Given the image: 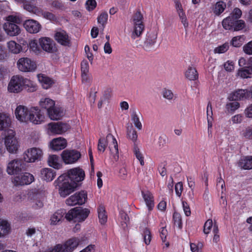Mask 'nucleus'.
Returning <instances> with one entry per match:
<instances>
[{
	"label": "nucleus",
	"instance_id": "nucleus-60",
	"mask_svg": "<svg viewBox=\"0 0 252 252\" xmlns=\"http://www.w3.org/2000/svg\"><path fill=\"white\" fill-rule=\"evenodd\" d=\"M81 72L88 73L89 70V63L87 60H83L81 63Z\"/></svg>",
	"mask_w": 252,
	"mask_h": 252
},
{
	"label": "nucleus",
	"instance_id": "nucleus-7",
	"mask_svg": "<svg viewBox=\"0 0 252 252\" xmlns=\"http://www.w3.org/2000/svg\"><path fill=\"white\" fill-rule=\"evenodd\" d=\"M15 133L13 130H9L5 136L4 143L7 150L10 153H16L18 150V142L15 136Z\"/></svg>",
	"mask_w": 252,
	"mask_h": 252
},
{
	"label": "nucleus",
	"instance_id": "nucleus-30",
	"mask_svg": "<svg viewBox=\"0 0 252 252\" xmlns=\"http://www.w3.org/2000/svg\"><path fill=\"white\" fill-rule=\"evenodd\" d=\"M186 77L190 81H195L198 78V73L194 67L189 66L185 72Z\"/></svg>",
	"mask_w": 252,
	"mask_h": 252
},
{
	"label": "nucleus",
	"instance_id": "nucleus-40",
	"mask_svg": "<svg viewBox=\"0 0 252 252\" xmlns=\"http://www.w3.org/2000/svg\"><path fill=\"white\" fill-rule=\"evenodd\" d=\"M238 74L243 78H251L252 76V69L248 67L243 68L239 70Z\"/></svg>",
	"mask_w": 252,
	"mask_h": 252
},
{
	"label": "nucleus",
	"instance_id": "nucleus-46",
	"mask_svg": "<svg viewBox=\"0 0 252 252\" xmlns=\"http://www.w3.org/2000/svg\"><path fill=\"white\" fill-rule=\"evenodd\" d=\"M142 236L145 244L147 245H149L152 238L151 233L149 229L147 228H144L142 231Z\"/></svg>",
	"mask_w": 252,
	"mask_h": 252
},
{
	"label": "nucleus",
	"instance_id": "nucleus-12",
	"mask_svg": "<svg viewBox=\"0 0 252 252\" xmlns=\"http://www.w3.org/2000/svg\"><path fill=\"white\" fill-rule=\"evenodd\" d=\"M24 164L22 159H15L8 164L7 172L9 175H17L24 168Z\"/></svg>",
	"mask_w": 252,
	"mask_h": 252
},
{
	"label": "nucleus",
	"instance_id": "nucleus-52",
	"mask_svg": "<svg viewBox=\"0 0 252 252\" xmlns=\"http://www.w3.org/2000/svg\"><path fill=\"white\" fill-rule=\"evenodd\" d=\"M245 26V22L242 20L237 19L234 21L232 31H238L242 30Z\"/></svg>",
	"mask_w": 252,
	"mask_h": 252
},
{
	"label": "nucleus",
	"instance_id": "nucleus-57",
	"mask_svg": "<svg viewBox=\"0 0 252 252\" xmlns=\"http://www.w3.org/2000/svg\"><path fill=\"white\" fill-rule=\"evenodd\" d=\"M241 10L238 8H235L234 9L229 16L232 17V18H233L235 20H237L239 19L241 17Z\"/></svg>",
	"mask_w": 252,
	"mask_h": 252
},
{
	"label": "nucleus",
	"instance_id": "nucleus-59",
	"mask_svg": "<svg viewBox=\"0 0 252 252\" xmlns=\"http://www.w3.org/2000/svg\"><path fill=\"white\" fill-rule=\"evenodd\" d=\"M183 189V186L182 182H180L177 183L175 186V190L176 195L180 197Z\"/></svg>",
	"mask_w": 252,
	"mask_h": 252
},
{
	"label": "nucleus",
	"instance_id": "nucleus-48",
	"mask_svg": "<svg viewBox=\"0 0 252 252\" xmlns=\"http://www.w3.org/2000/svg\"><path fill=\"white\" fill-rule=\"evenodd\" d=\"M29 47L31 50L36 54L39 53L40 51V47L38 45V42L35 39L31 40L30 41L29 43Z\"/></svg>",
	"mask_w": 252,
	"mask_h": 252
},
{
	"label": "nucleus",
	"instance_id": "nucleus-56",
	"mask_svg": "<svg viewBox=\"0 0 252 252\" xmlns=\"http://www.w3.org/2000/svg\"><path fill=\"white\" fill-rule=\"evenodd\" d=\"M188 184L189 188L191 189L192 194H193L194 189L195 188L194 178L192 176H187Z\"/></svg>",
	"mask_w": 252,
	"mask_h": 252
},
{
	"label": "nucleus",
	"instance_id": "nucleus-9",
	"mask_svg": "<svg viewBox=\"0 0 252 252\" xmlns=\"http://www.w3.org/2000/svg\"><path fill=\"white\" fill-rule=\"evenodd\" d=\"M61 157L66 164H73L81 158V154L76 150L66 149L62 152Z\"/></svg>",
	"mask_w": 252,
	"mask_h": 252
},
{
	"label": "nucleus",
	"instance_id": "nucleus-34",
	"mask_svg": "<svg viewBox=\"0 0 252 252\" xmlns=\"http://www.w3.org/2000/svg\"><path fill=\"white\" fill-rule=\"evenodd\" d=\"M7 46L9 51L14 54H18L21 51H23L21 45L13 40H11L7 43Z\"/></svg>",
	"mask_w": 252,
	"mask_h": 252
},
{
	"label": "nucleus",
	"instance_id": "nucleus-32",
	"mask_svg": "<svg viewBox=\"0 0 252 252\" xmlns=\"http://www.w3.org/2000/svg\"><path fill=\"white\" fill-rule=\"evenodd\" d=\"M49 118L52 120H58L62 115L63 112L61 109L54 106L50 109L47 112Z\"/></svg>",
	"mask_w": 252,
	"mask_h": 252
},
{
	"label": "nucleus",
	"instance_id": "nucleus-36",
	"mask_svg": "<svg viewBox=\"0 0 252 252\" xmlns=\"http://www.w3.org/2000/svg\"><path fill=\"white\" fill-rule=\"evenodd\" d=\"M226 6V3L222 1L217 2L213 10L214 13L216 15L219 16L224 11Z\"/></svg>",
	"mask_w": 252,
	"mask_h": 252
},
{
	"label": "nucleus",
	"instance_id": "nucleus-38",
	"mask_svg": "<svg viewBox=\"0 0 252 252\" xmlns=\"http://www.w3.org/2000/svg\"><path fill=\"white\" fill-rule=\"evenodd\" d=\"M108 14L106 12L101 13L97 17V22L101 25V29H103L107 22L108 20Z\"/></svg>",
	"mask_w": 252,
	"mask_h": 252
},
{
	"label": "nucleus",
	"instance_id": "nucleus-13",
	"mask_svg": "<svg viewBox=\"0 0 252 252\" xmlns=\"http://www.w3.org/2000/svg\"><path fill=\"white\" fill-rule=\"evenodd\" d=\"M42 152L39 149L32 148L28 150L23 155V159L26 162H33L39 159Z\"/></svg>",
	"mask_w": 252,
	"mask_h": 252
},
{
	"label": "nucleus",
	"instance_id": "nucleus-43",
	"mask_svg": "<svg viewBox=\"0 0 252 252\" xmlns=\"http://www.w3.org/2000/svg\"><path fill=\"white\" fill-rule=\"evenodd\" d=\"M108 140L107 139V136L106 138L101 137L98 140L97 149L98 150L101 152H104L105 150L106 147L108 144Z\"/></svg>",
	"mask_w": 252,
	"mask_h": 252
},
{
	"label": "nucleus",
	"instance_id": "nucleus-6",
	"mask_svg": "<svg viewBox=\"0 0 252 252\" xmlns=\"http://www.w3.org/2000/svg\"><path fill=\"white\" fill-rule=\"evenodd\" d=\"M143 16L140 11H137L133 16L132 20L134 24V31L131 34V38L135 39L142 33L145 26L143 22Z\"/></svg>",
	"mask_w": 252,
	"mask_h": 252
},
{
	"label": "nucleus",
	"instance_id": "nucleus-19",
	"mask_svg": "<svg viewBox=\"0 0 252 252\" xmlns=\"http://www.w3.org/2000/svg\"><path fill=\"white\" fill-rule=\"evenodd\" d=\"M249 98L248 90L238 89L236 90L229 96V99L231 100H240Z\"/></svg>",
	"mask_w": 252,
	"mask_h": 252
},
{
	"label": "nucleus",
	"instance_id": "nucleus-17",
	"mask_svg": "<svg viewBox=\"0 0 252 252\" xmlns=\"http://www.w3.org/2000/svg\"><path fill=\"white\" fill-rule=\"evenodd\" d=\"M3 27L6 33L10 36H16L20 32L19 27L14 23L6 22Z\"/></svg>",
	"mask_w": 252,
	"mask_h": 252
},
{
	"label": "nucleus",
	"instance_id": "nucleus-33",
	"mask_svg": "<svg viewBox=\"0 0 252 252\" xmlns=\"http://www.w3.org/2000/svg\"><path fill=\"white\" fill-rule=\"evenodd\" d=\"M98 217L101 224H104L107 220V215L104 206H99L97 209Z\"/></svg>",
	"mask_w": 252,
	"mask_h": 252
},
{
	"label": "nucleus",
	"instance_id": "nucleus-54",
	"mask_svg": "<svg viewBox=\"0 0 252 252\" xmlns=\"http://www.w3.org/2000/svg\"><path fill=\"white\" fill-rule=\"evenodd\" d=\"M160 236L163 243H165V245L166 247L169 246L168 242H166V236L167 235V231L164 227H162L159 230Z\"/></svg>",
	"mask_w": 252,
	"mask_h": 252
},
{
	"label": "nucleus",
	"instance_id": "nucleus-50",
	"mask_svg": "<svg viewBox=\"0 0 252 252\" xmlns=\"http://www.w3.org/2000/svg\"><path fill=\"white\" fill-rule=\"evenodd\" d=\"M120 219L119 221H120L121 225L123 228H125L127 226L128 217L127 214L122 211H120Z\"/></svg>",
	"mask_w": 252,
	"mask_h": 252
},
{
	"label": "nucleus",
	"instance_id": "nucleus-26",
	"mask_svg": "<svg viewBox=\"0 0 252 252\" xmlns=\"http://www.w3.org/2000/svg\"><path fill=\"white\" fill-rule=\"evenodd\" d=\"M238 166L242 169L250 170L252 169V156H248L240 159L238 163Z\"/></svg>",
	"mask_w": 252,
	"mask_h": 252
},
{
	"label": "nucleus",
	"instance_id": "nucleus-4",
	"mask_svg": "<svg viewBox=\"0 0 252 252\" xmlns=\"http://www.w3.org/2000/svg\"><path fill=\"white\" fill-rule=\"evenodd\" d=\"M25 86L31 87L32 92L36 90V86L33 85L30 80L19 75H14L8 84V90L10 93H18L23 90Z\"/></svg>",
	"mask_w": 252,
	"mask_h": 252
},
{
	"label": "nucleus",
	"instance_id": "nucleus-47",
	"mask_svg": "<svg viewBox=\"0 0 252 252\" xmlns=\"http://www.w3.org/2000/svg\"><path fill=\"white\" fill-rule=\"evenodd\" d=\"M127 137L131 139L132 141L135 142L137 139V133L136 131L131 126L127 128Z\"/></svg>",
	"mask_w": 252,
	"mask_h": 252
},
{
	"label": "nucleus",
	"instance_id": "nucleus-58",
	"mask_svg": "<svg viewBox=\"0 0 252 252\" xmlns=\"http://www.w3.org/2000/svg\"><path fill=\"white\" fill-rule=\"evenodd\" d=\"M86 4L87 8L89 11L93 10L96 6V2L95 0H87Z\"/></svg>",
	"mask_w": 252,
	"mask_h": 252
},
{
	"label": "nucleus",
	"instance_id": "nucleus-25",
	"mask_svg": "<svg viewBox=\"0 0 252 252\" xmlns=\"http://www.w3.org/2000/svg\"><path fill=\"white\" fill-rule=\"evenodd\" d=\"M157 35L154 33H148L144 46L146 51L152 50V47L156 42Z\"/></svg>",
	"mask_w": 252,
	"mask_h": 252
},
{
	"label": "nucleus",
	"instance_id": "nucleus-39",
	"mask_svg": "<svg viewBox=\"0 0 252 252\" xmlns=\"http://www.w3.org/2000/svg\"><path fill=\"white\" fill-rule=\"evenodd\" d=\"M23 3L24 8L30 12L36 13L39 11L38 8L32 4L30 1L24 0Z\"/></svg>",
	"mask_w": 252,
	"mask_h": 252
},
{
	"label": "nucleus",
	"instance_id": "nucleus-22",
	"mask_svg": "<svg viewBox=\"0 0 252 252\" xmlns=\"http://www.w3.org/2000/svg\"><path fill=\"white\" fill-rule=\"evenodd\" d=\"M37 77L42 87L45 89L50 88L55 84V81L53 79L44 74H39L37 75Z\"/></svg>",
	"mask_w": 252,
	"mask_h": 252
},
{
	"label": "nucleus",
	"instance_id": "nucleus-10",
	"mask_svg": "<svg viewBox=\"0 0 252 252\" xmlns=\"http://www.w3.org/2000/svg\"><path fill=\"white\" fill-rule=\"evenodd\" d=\"M34 181L32 174L29 172L19 173L14 176L12 182L15 186L28 185Z\"/></svg>",
	"mask_w": 252,
	"mask_h": 252
},
{
	"label": "nucleus",
	"instance_id": "nucleus-18",
	"mask_svg": "<svg viewBox=\"0 0 252 252\" xmlns=\"http://www.w3.org/2000/svg\"><path fill=\"white\" fill-rule=\"evenodd\" d=\"M66 146V140L62 137L55 138L50 142V147L54 151L62 150L64 149Z\"/></svg>",
	"mask_w": 252,
	"mask_h": 252
},
{
	"label": "nucleus",
	"instance_id": "nucleus-37",
	"mask_svg": "<svg viewBox=\"0 0 252 252\" xmlns=\"http://www.w3.org/2000/svg\"><path fill=\"white\" fill-rule=\"evenodd\" d=\"M142 196L146 203V205H154V197L153 194L149 191H142Z\"/></svg>",
	"mask_w": 252,
	"mask_h": 252
},
{
	"label": "nucleus",
	"instance_id": "nucleus-55",
	"mask_svg": "<svg viewBox=\"0 0 252 252\" xmlns=\"http://www.w3.org/2000/svg\"><path fill=\"white\" fill-rule=\"evenodd\" d=\"M213 227V221L212 220H208L205 223L204 226V232L207 234H209Z\"/></svg>",
	"mask_w": 252,
	"mask_h": 252
},
{
	"label": "nucleus",
	"instance_id": "nucleus-24",
	"mask_svg": "<svg viewBox=\"0 0 252 252\" xmlns=\"http://www.w3.org/2000/svg\"><path fill=\"white\" fill-rule=\"evenodd\" d=\"M55 39L61 45L65 46H69L70 40L68 36L65 32H60L56 33L55 35Z\"/></svg>",
	"mask_w": 252,
	"mask_h": 252
},
{
	"label": "nucleus",
	"instance_id": "nucleus-44",
	"mask_svg": "<svg viewBox=\"0 0 252 252\" xmlns=\"http://www.w3.org/2000/svg\"><path fill=\"white\" fill-rule=\"evenodd\" d=\"M243 44V38L241 36L233 37L231 39L230 44L235 47H240Z\"/></svg>",
	"mask_w": 252,
	"mask_h": 252
},
{
	"label": "nucleus",
	"instance_id": "nucleus-8",
	"mask_svg": "<svg viewBox=\"0 0 252 252\" xmlns=\"http://www.w3.org/2000/svg\"><path fill=\"white\" fill-rule=\"evenodd\" d=\"M17 65L20 71L25 72L34 71L36 68V63L27 57L19 59Z\"/></svg>",
	"mask_w": 252,
	"mask_h": 252
},
{
	"label": "nucleus",
	"instance_id": "nucleus-64",
	"mask_svg": "<svg viewBox=\"0 0 252 252\" xmlns=\"http://www.w3.org/2000/svg\"><path fill=\"white\" fill-rule=\"evenodd\" d=\"M227 108L230 109L231 111H234L240 107V104L237 102L234 101L227 104Z\"/></svg>",
	"mask_w": 252,
	"mask_h": 252
},
{
	"label": "nucleus",
	"instance_id": "nucleus-35",
	"mask_svg": "<svg viewBox=\"0 0 252 252\" xmlns=\"http://www.w3.org/2000/svg\"><path fill=\"white\" fill-rule=\"evenodd\" d=\"M235 21V19L229 16L225 18L222 22L223 28L226 30L232 31Z\"/></svg>",
	"mask_w": 252,
	"mask_h": 252
},
{
	"label": "nucleus",
	"instance_id": "nucleus-42",
	"mask_svg": "<svg viewBox=\"0 0 252 252\" xmlns=\"http://www.w3.org/2000/svg\"><path fill=\"white\" fill-rule=\"evenodd\" d=\"M131 120L133 122L135 126L138 130L142 129V125L140 122L139 118L135 111H133L131 114Z\"/></svg>",
	"mask_w": 252,
	"mask_h": 252
},
{
	"label": "nucleus",
	"instance_id": "nucleus-5",
	"mask_svg": "<svg viewBox=\"0 0 252 252\" xmlns=\"http://www.w3.org/2000/svg\"><path fill=\"white\" fill-rule=\"evenodd\" d=\"M90 212L88 209L78 206L70 210L66 214L65 218L68 221L81 222L87 218Z\"/></svg>",
	"mask_w": 252,
	"mask_h": 252
},
{
	"label": "nucleus",
	"instance_id": "nucleus-1",
	"mask_svg": "<svg viewBox=\"0 0 252 252\" xmlns=\"http://www.w3.org/2000/svg\"><path fill=\"white\" fill-rule=\"evenodd\" d=\"M85 177L84 170L79 167H75L61 175L54 181V184L60 196L65 197L82 185Z\"/></svg>",
	"mask_w": 252,
	"mask_h": 252
},
{
	"label": "nucleus",
	"instance_id": "nucleus-29",
	"mask_svg": "<svg viewBox=\"0 0 252 252\" xmlns=\"http://www.w3.org/2000/svg\"><path fill=\"white\" fill-rule=\"evenodd\" d=\"M11 125L10 118L3 113H0V130H5L8 128Z\"/></svg>",
	"mask_w": 252,
	"mask_h": 252
},
{
	"label": "nucleus",
	"instance_id": "nucleus-2",
	"mask_svg": "<svg viewBox=\"0 0 252 252\" xmlns=\"http://www.w3.org/2000/svg\"><path fill=\"white\" fill-rule=\"evenodd\" d=\"M15 114L16 118L21 122H26L30 121L36 125L41 124L45 118L41 109L37 107H32L29 111L26 107L19 105L16 108Z\"/></svg>",
	"mask_w": 252,
	"mask_h": 252
},
{
	"label": "nucleus",
	"instance_id": "nucleus-49",
	"mask_svg": "<svg viewBox=\"0 0 252 252\" xmlns=\"http://www.w3.org/2000/svg\"><path fill=\"white\" fill-rule=\"evenodd\" d=\"M175 226L181 229L182 227V218L180 214L175 212L173 216Z\"/></svg>",
	"mask_w": 252,
	"mask_h": 252
},
{
	"label": "nucleus",
	"instance_id": "nucleus-20",
	"mask_svg": "<svg viewBox=\"0 0 252 252\" xmlns=\"http://www.w3.org/2000/svg\"><path fill=\"white\" fill-rule=\"evenodd\" d=\"M107 139L108 140V143L110 141L111 142L109 144V148L111 153L113 154L115 157V156H117V158H118V146L116 138L111 134H108L107 135Z\"/></svg>",
	"mask_w": 252,
	"mask_h": 252
},
{
	"label": "nucleus",
	"instance_id": "nucleus-51",
	"mask_svg": "<svg viewBox=\"0 0 252 252\" xmlns=\"http://www.w3.org/2000/svg\"><path fill=\"white\" fill-rule=\"evenodd\" d=\"M229 44L228 42H225L224 44L219 46L214 49L215 53L222 54L226 52L229 49Z\"/></svg>",
	"mask_w": 252,
	"mask_h": 252
},
{
	"label": "nucleus",
	"instance_id": "nucleus-61",
	"mask_svg": "<svg viewBox=\"0 0 252 252\" xmlns=\"http://www.w3.org/2000/svg\"><path fill=\"white\" fill-rule=\"evenodd\" d=\"M44 18L50 21H55L56 19V16L52 13L47 11H44L42 13Z\"/></svg>",
	"mask_w": 252,
	"mask_h": 252
},
{
	"label": "nucleus",
	"instance_id": "nucleus-16",
	"mask_svg": "<svg viewBox=\"0 0 252 252\" xmlns=\"http://www.w3.org/2000/svg\"><path fill=\"white\" fill-rule=\"evenodd\" d=\"M39 43L42 49L48 53H53L54 51L55 44L49 37H41L39 39Z\"/></svg>",
	"mask_w": 252,
	"mask_h": 252
},
{
	"label": "nucleus",
	"instance_id": "nucleus-53",
	"mask_svg": "<svg viewBox=\"0 0 252 252\" xmlns=\"http://www.w3.org/2000/svg\"><path fill=\"white\" fill-rule=\"evenodd\" d=\"M203 245L200 243H191L190 248L192 252H202Z\"/></svg>",
	"mask_w": 252,
	"mask_h": 252
},
{
	"label": "nucleus",
	"instance_id": "nucleus-31",
	"mask_svg": "<svg viewBox=\"0 0 252 252\" xmlns=\"http://www.w3.org/2000/svg\"><path fill=\"white\" fill-rule=\"evenodd\" d=\"M63 215V212L58 211L53 214L50 217L49 220L50 225L55 226L58 225L61 220Z\"/></svg>",
	"mask_w": 252,
	"mask_h": 252
},
{
	"label": "nucleus",
	"instance_id": "nucleus-27",
	"mask_svg": "<svg viewBox=\"0 0 252 252\" xmlns=\"http://www.w3.org/2000/svg\"><path fill=\"white\" fill-rule=\"evenodd\" d=\"M55 105V101L49 98L42 99L40 101V106L42 109H44L47 112L50 110V109L53 107ZM41 110V112L44 114V112H43V110Z\"/></svg>",
	"mask_w": 252,
	"mask_h": 252
},
{
	"label": "nucleus",
	"instance_id": "nucleus-21",
	"mask_svg": "<svg viewBox=\"0 0 252 252\" xmlns=\"http://www.w3.org/2000/svg\"><path fill=\"white\" fill-rule=\"evenodd\" d=\"M11 232L10 223L6 220L0 219V238H4Z\"/></svg>",
	"mask_w": 252,
	"mask_h": 252
},
{
	"label": "nucleus",
	"instance_id": "nucleus-62",
	"mask_svg": "<svg viewBox=\"0 0 252 252\" xmlns=\"http://www.w3.org/2000/svg\"><path fill=\"white\" fill-rule=\"evenodd\" d=\"M223 66L227 71H231L234 68V63L232 61H227L224 63Z\"/></svg>",
	"mask_w": 252,
	"mask_h": 252
},
{
	"label": "nucleus",
	"instance_id": "nucleus-45",
	"mask_svg": "<svg viewBox=\"0 0 252 252\" xmlns=\"http://www.w3.org/2000/svg\"><path fill=\"white\" fill-rule=\"evenodd\" d=\"M240 134L245 139H252V126L246 127L241 131Z\"/></svg>",
	"mask_w": 252,
	"mask_h": 252
},
{
	"label": "nucleus",
	"instance_id": "nucleus-11",
	"mask_svg": "<svg viewBox=\"0 0 252 252\" xmlns=\"http://www.w3.org/2000/svg\"><path fill=\"white\" fill-rule=\"evenodd\" d=\"M88 199L87 192L85 190L76 192L66 200V205H84Z\"/></svg>",
	"mask_w": 252,
	"mask_h": 252
},
{
	"label": "nucleus",
	"instance_id": "nucleus-3",
	"mask_svg": "<svg viewBox=\"0 0 252 252\" xmlns=\"http://www.w3.org/2000/svg\"><path fill=\"white\" fill-rule=\"evenodd\" d=\"M80 243L79 238L73 237L63 243L56 244L45 250L39 252H73L79 245Z\"/></svg>",
	"mask_w": 252,
	"mask_h": 252
},
{
	"label": "nucleus",
	"instance_id": "nucleus-14",
	"mask_svg": "<svg viewBox=\"0 0 252 252\" xmlns=\"http://www.w3.org/2000/svg\"><path fill=\"white\" fill-rule=\"evenodd\" d=\"M70 128V126L62 122L51 123L48 124V129L53 134H61Z\"/></svg>",
	"mask_w": 252,
	"mask_h": 252
},
{
	"label": "nucleus",
	"instance_id": "nucleus-28",
	"mask_svg": "<svg viewBox=\"0 0 252 252\" xmlns=\"http://www.w3.org/2000/svg\"><path fill=\"white\" fill-rule=\"evenodd\" d=\"M48 164L50 166L52 167L55 169H60L62 164L60 162L59 157L55 155L49 156L48 159Z\"/></svg>",
	"mask_w": 252,
	"mask_h": 252
},
{
	"label": "nucleus",
	"instance_id": "nucleus-23",
	"mask_svg": "<svg viewBox=\"0 0 252 252\" xmlns=\"http://www.w3.org/2000/svg\"><path fill=\"white\" fill-rule=\"evenodd\" d=\"M40 174L42 180L47 182L52 181L56 175V172L53 169L49 168L41 169Z\"/></svg>",
	"mask_w": 252,
	"mask_h": 252
},
{
	"label": "nucleus",
	"instance_id": "nucleus-41",
	"mask_svg": "<svg viewBox=\"0 0 252 252\" xmlns=\"http://www.w3.org/2000/svg\"><path fill=\"white\" fill-rule=\"evenodd\" d=\"M133 153L136 158L139 161L140 164L142 166H143L144 165V157L143 156L142 154L140 152L137 145L135 143L133 147Z\"/></svg>",
	"mask_w": 252,
	"mask_h": 252
},
{
	"label": "nucleus",
	"instance_id": "nucleus-63",
	"mask_svg": "<svg viewBox=\"0 0 252 252\" xmlns=\"http://www.w3.org/2000/svg\"><path fill=\"white\" fill-rule=\"evenodd\" d=\"M243 50L247 54H252V41L249 42L243 47Z\"/></svg>",
	"mask_w": 252,
	"mask_h": 252
},
{
	"label": "nucleus",
	"instance_id": "nucleus-15",
	"mask_svg": "<svg viewBox=\"0 0 252 252\" xmlns=\"http://www.w3.org/2000/svg\"><path fill=\"white\" fill-rule=\"evenodd\" d=\"M24 26L26 30L31 33H37L41 28V25L37 21L32 19L25 21Z\"/></svg>",
	"mask_w": 252,
	"mask_h": 252
}]
</instances>
